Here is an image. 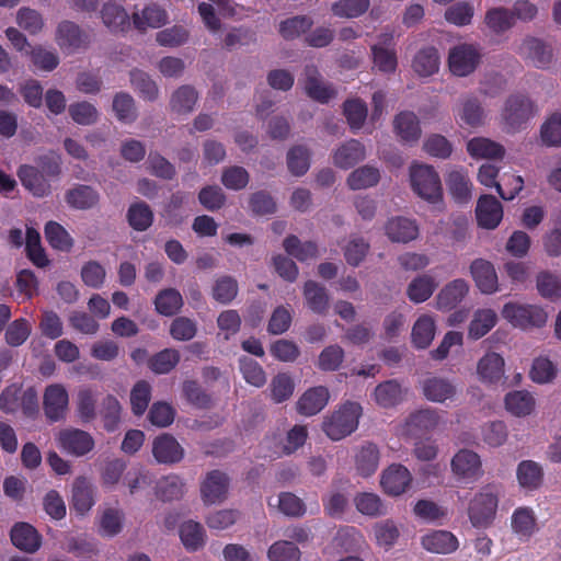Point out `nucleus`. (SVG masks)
<instances>
[{"mask_svg": "<svg viewBox=\"0 0 561 561\" xmlns=\"http://www.w3.org/2000/svg\"><path fill=\"white\" fill-rule=\"evenodd\" d=\"M410 183L419 197L432 204L437 211L444 210L442 183L433 167L419 162L412 163Z\"/></svg>", "mask_w": 561, "mask_h": 561, "instance_id": "1", "label": "nucleus"}, {"mask_svg": "<svg viewBox=\"0 0 561 561\" xmlns=\"http://www.w3.org/2000/svg\"><path fill=\"white\" fill-rule=\"evenodd\" d=\"M502 318L512 327L523 331L543 328L548 322V311L539 305L511 300L503 305Z\"/></svg>", "mask_w": 561, "mask_h": 561, "instance_id": "2", "label": "nucleus"}, {"mask_svg": "<svg viewBox=\"0 0 561 561\" xmlns=\"http://www.w3.org/2000/svg\"><path fill=\"white\" fill-rule=\"evenodd\" d=\"M500 491L496 485L488 484L480 489L468 505V517L476 528L489 527L496 516Z\"/></svg>", "mask_w": 561, "mask_h": 561, "instance_id": "3", "label": "nucleus"}, {"mask_svg": "<svg viewBox=\"0 0 561 561\" xmlns=\"http://www.w3.org/2000/svg\"><path fill=\"white\" fill-rule=\"evenodd\" d=\"M537 102L527 94L510 95L501 110V121L511 131L519 129L525 123L539 113Z\"/></svg>", "mask_w": 561, "mask_h": 561, "instance_id": "4", "label": "nucleus"}, {"mask_svg": "<svg viewBox=\"0 0 561 561\" xmlns=\"http://www.w3.org/2000/svg\"><path fill=\"white\" fill-rule=\"evenodd\" d=\"M362 407L355 402L341 405L323 422V431L332 440H340L353 433L358 425Z\"/></svg>", "mask_w": 561, "mask_h": 561, "instance_id": "5", "label": "nucleus"}, {"mask_svg": "<svg viewBox=\"0 0 561 561\" xmlns=\"http://www.w3.org/2000/svg\"><path fill=\"white\" fill-rule=\"evenodd\" d=\"M451 473L461 484L477 482L483 476L480 456L470 449H460L450 461Z\"/></svg>", "mask_w": 561, "mask_h": 561, "instance_id": "6", "label": "nucleus"}, {"mask_svg": "<svg viewBox=\"0 0 561 561\" xmlns=\"http://www.w3.org/2000/svg\"><path fill=\"white\" fill-rule=\"evenodd\" d=\"M60 171V163L58 159L45 165L42 164V170H37L31 165H23L19 170V178L22 184L34 196L43 197L50 192V185L45 175L56 176Z\"/></svg>", "mask_w": 561, "mask_h": 561, "instance_id": "7", "label": "nucleus"}, {"mask_svg": "<svg viewBox=\"0 0 561 561\" xmlns=\"http://www.w3.org/2000/svg\"><path fill=\"white\" fill-rule=\"evenodd\" d=\"M481 54L472 44H458L448 54V67L453 75L467 77L471 75L480 64Z\"/></svg>", "mask_w": 561, "mask_h": 561, "instance_id": "8", "label": "nucleus"}, {"mask_svg": "<svg viewBox=\"0 0 561 561\" xmlns=\"http://www.w3.org/2000/svg\"><path fill=\"white\" fill-rule=\"evenodd\" d=\"M517 53L539 69L551 67L556 55L549 43L536 37L524 38L517 47Z\"/></svg>", "mask_w": 561, "mask_h": 561, "instance_id": "9", "label": "nucleus"}, {"mask_svg": "<svg viewBox=\"0 0 561 561\" xmlns=\"http://www.w3.org/2000/svg\"><path fill=\"white\" fill-rule=\"evenodd\" d=\"M230 479L220 471L208 472L201 483V499L205 505H217L226 501L229 492Z\"/></svg>", "mask_w": 561, "mask_h": 561, "instance_id": "10", "label": "nucleus"}, {"mask_svg": "<svg viewBox=\"0 0 561 561\" xmlns=\"http://www.w3.org/2000/svg\"><path fill=\"white\" fill-rule=\"evenodd\" d=\"M440 422L436 410L424 409L411 413L399 426L398 434L404 437H414L434 430Z\"/></svg>", "mask_w": 561, "mask_h": 561, "instance_id": "11", "label": "nucleus"}, {"mask_svg": "<svg viewBox=\"0 0 561 561\" xmlns=\"http://www.w3.org/2000/svg\"><path fill=\"white\" fill-rule=\"evenodd\" d=\"M412 481L413 478L409 469L399 463L390 465L380 476V486L390 496H400L405 493Z\"/></svg>", "mask_w": 561, "mask_h": 561, "instance_id": "12", "label": "nucleus"}, {"mask_svg": "<svg viewBox=\"0 0 561 561\" xmlns=\"http://www.w3.org/2000/svg\"><path fill=\"white\" fill-rule=\"evenodd\" d=\"M60 449L69 455L81 457L91 451L94 447L92 436L81 430L65 428L56 436Z\"/></svg>", "mask_w": 561, "mask_h": 561, "instance_id": "13", "label": "nucleus"}, {"mask_svg": "<svg viewBox=\"0 0 561 561\" xmlns=\"http://www.w3.org/2000/svg\"><path fill=\"white\" fill-rule=\"evenodd\" d=\"M68 391L61 383L47 386L43 393V407L47 419L55 422L61 420L68 409Z\"/></svg>", "mask_w": 561, "mask_h": 561, "instance_id": "14", "label": "nucleus"}, {"mask_svg": "<svg viewBox=\"0 0 561 561\" xmlns=\"http://www.w3.org/2000/svg\"><path fill=\"white\" fill-rule=\"evenodd\" d=\"M470 275L482 294L492 295L500 290L497 273L490 261L484 259L472 261Z\"/></svg>", "mask_w": 561, "mask_h": 561, "instance_id": "15", "label": "nucleus"}, {"mask_svg": "<svg viewBox=\"0 0 561 561\" xmlns=\"http://www.w3.org/2000/svg\"><path fill=\"white\" fill-rule=\"evenodd\" d=\"M505 374V360L496 352H486L476 365L477 379L484 385L497 383Z\"/></svg>", "mask_w": 561, "mask_h": 561, "instance_id": "16", "label": "nucleus"}, {"mask_svg": "<svg viewBox=\"0 0 561 561\" xmlns=\"http://www.w3.org/2000/svg\"><path fill=\"white\" fill-rule=\"evenodd\" d=\"M505 411L512 416L525 419L536 414V397L527 390H512L503 400Z\"/></svg>", "mask_w": 561, "mask_h": 561, "instance_id": "17", "label": "nucleus"}, {"mask_svg": "<svg viewBox=\"0 0 561 561\" xmlns=\"http://www.w3.org/2000/svg\"><path fill=\"white\" fill-rule=\"evenodd\" d=\"M421 546L430 553L450 554L459 548V540L448 530H430L421 537Z\"/></svg>", "mask_w": 561, "mask_h": 561, "instance_id": "18", "label": "nucleus"}, {"mask_svg": "<svg viewBox=\"0 0 561 561\" xmlns=\"http://www.w3.org/2000/svg\"><path fill=\"white\" fill-rule=\"evenodd\" d=\"M511 529L520 541H528L539 530L535 511L528 506L515 508L511 516Z\"/></svg>", "mask_w": 561, "mask_h": 561, "instance_id": "19", "label": "nucleus"}, {"mask_svg": "<svg viewBox=\"0 0 561 561\" xmlns=\"http://www.w3.org/2000/svg\"><path fill=\"white\" fill-rule=\"evenodd\" d=\"M476 217L484 229H495L503 218L502 204L492 195H481L477 202Z\"/></svg>", "mask_w": 561, "mask_h": 561, "instance_id": "20", "label": "nucleus"}, {"mask_svg": "<svg viewBox=\"0 0 561 561\" xmlns=\"http://www.w3.org/2000/svg\"><path fill=\"white\" fill-rule=\"evenodd\" d=\"M469 284L462 278H456L447 283L438 291L435 307L439 311H449L458 306L469 293Z\"/></svg>", "mask_w": 561, "mask_h": 561, "instance_id": "21", "label": "nucleus"}, {"mask_svg": "<svg viewBox=\"0 0 561 561\" xmlns=\"http://www.w3.org/2000/svg\"><path fill=\"white\" fill-rule=\"evenodd\" d=\"M468 154L474 160H502L506 154L505 147L488 137H473L466 145Z\"/></svg>", "mask_w": 561, "mask_h": 561, "instance_id": "22", "label": "nucleus"}, {"mask_svg": "<svg viewBox=\"0 0 561 561\" xmlns=\"http://www.w3.org/2000/svg\"><path fill=\"white\" fill-rule=\"evenodd\" d=\"M455 117L460 127L472 129L480 128L486 124L488 115L484 108L476 99L462 100L456 108Z\"/></svg>", "mask_w": 561, "mask_h": 561, "instance_id": "23", "label": "nucleus"}, {"mask_svg": "<svg viewBox=\"0 0 561 561\" xmlns=\"http://www.w3.org/2000/svg\"><path fill=\"white\" fill-rule=\"evenodd\" d=\"M12 545L27 553L36 552L42 546V536L30 524L20 522L13 525L10 533Z\"/></svg>", "mask_w": 561, "mask_h": 561, "instance_id": "24", "label": "nucleus"}, {"mask_svg": "<svg viewBox=\"0 0 561 561\" xmlns=\"http://www.w3.org/2000/svg\"><path fill=\"white\" fill-rule=\"evenodd\" d=\"M95 504L94 488L84 478H77L72 486L71 510L79 516L87 515Z\"/></svg>", "mask_w": 561, "mask_h": 561, "instance_id": "25", "label": "nucleus"}, {"mask_svg": "<svg viewBox=\"0 0 561 561\" xmlns=\"http://www.w3.org/2000/svg\"><path fill=\"white\" fill-rule=\"evenodd\" d=\"M436 335L435 317L428 313L421 314L412 325L411 343L417 350L427 348Z\"/></svg>", "mask_w": 561, "mask_h": 561, "instance_id": "26", "label": "nucleus"}, {"mask_svg": "<svg viewBox=\"0 0 561 561\" xmlns=\"http://www.w3.org/2000/svg\"><path fill=\"white\" fill-rule=\"evenodd\" d=\"M385 231L391 241L407 243L417 238L419 226L413 219L393 217L387 221Z\"/></svg>", "mask_w": 561, "mask_h": 561, "instance_id": "27", "label": "nucleus"}, {"mask_svg": "<svg viewBox=\"0 0 561 561\" xmlns=\"http://www.w3.org/2000/svg\"><path fill=\"white\" fill-rule=\"evenodd\" d=\"M152 455L160 463H174L183 458L184 451L174 437L163 434L153 440Z\"/></svg>", "mask_w": 561, "mask_h": 561, "instance_id": "28", "label": "nucleus"}, {"mask_svg": "<svg viewBox=\"0 0 561 561\" xmlns=\"http://www.w3.org/2000/svg\"><path fill=\"white\" fill-rule=\"evenodd\" d=\"M330 393L325 387H313L302 393L297 401V411L306 416L319 413L329 402Z\"/></svg>", "mask_w": 561, "mask_h": 561, "instance_id": "29", "label": "nucleus"}, {"mask_svg": "<svg viewBox=\"0 0 561 561\" xmlns=\"http://www.w3.org/2000/svg\"><path fill=\"white\" fill-rule=\"evenodd\" d=\"M543 468L541 463L534 460H523L517 465L516 479L518 485L527 491H534L543 482Z\"/></svg>", "mask_w": 561, "mask_h": 561, "instance_id": "30", "label": "nucleus"}, {"mask_svg": "<svg viewBox=\"0 0 561 561\" xmlns=\"http://www.w3.org/2000/svg\"><path fill=\"white\" fill-rule=\"evenodd\" d=\"M446 185L449 194L457 203H466L472 196V183L468 172L460 169H453L446 176Z\"/></svg>", "mask_w": 561, "mask_h": 561, "instance_id": "31", "label": "nucleus"}, {"mask_svg": "<svg viewBox=\"0 0 561 561\" xmlns=\"http://www.w3.org/2000/svg\"><path fill=\"white\" fill-rule=\"evenodd\" d=\"M56 43L67 54L73 53L85 44V35L72 22H61L56 32Z\"/></svg>", "mask_w": 561, "mask_h": 561, "instance_id": "32", "label": "nucleus"}, {"mask_svg": "<svg viewBox=\"0 0 561 561\" xmlns=\"http://www.w3.org/2000/svg\"><path fill=\"white\" fill-rule=\"evenodd\" d=\"M424 397L436 403H444L456 396L455 385L442 377H431L424 380L422 386Z\"/></svg>", "mask_w": 561, "mask_h": 561, "instance_id": "33", "label": "nucleus"}, {"mask_svg": "<svg viewBox=\"0 0 561 561\" xmlns=\"http://www.w3.org/2000/svg\"><path fill=\"white\" fill-rule=\"evenodd\" d=\"M558 364L550 359L548 356L540 355L534 358L530 369L529 378L537 385H552L559 377Z\"/></svg>", "mask_w": 561, "mask_h": 561, "instance_id": "34", "label": "nucleus"}, {"mask_svg": "<svg viewBox=\"0 0 561 561\" xmlns=\"http://www.w3.org/2000/svg\"><path fill=\"white\" fill-rule=\"evenodd\" d=\"M497 323V314L493 309H477L468 325V337L477 341L486 335Z\"/></svg>", "mask_w": 561, "mask_h": 561, "instance_id": "35", "label": "nucleus"}, {"mask_svg": "<svg viewBox=\"0 0 561 561\" xmlns=\"http://www.w3.org/2000/svg\"><path fill=\"white\" fill-rule=\"evenodd\" d=\"M391 37L371 46L374 68L383 73H392L397 69L398 60L394 49L390 45Z\"/></svg>", "mask_w": 561, "mask_h": 561, "instance_id": "36", "label": "nucleus"}, {"mask_svg": "<svg viewBox=\"0 0 561 561\" xmlns=\"http://www.w3.org/2000/svg\"><path fill=\"white\" fill-rule=\"evenodd\" d=\"M438 282L435 276L428 273L414 277L407 287V296L414 304L426 301L435 291Z\"/></svg>", "mask_w": 561, "mask_h": 561, "instance_id": "37", "label": "nucleus"}, {"mask_svg": "<svg viewBox=\"0 0 561 561\" xmlns=\"http://www.w3.org/2000/svg\"><path fill=\"white\" fill-rule=\"evenodd\" d=\"M539 141L549 148H561V111L548 114L539 127Z\"/></svg>", "mask_w": 561, "mask_h": 561, "instance_id": "38", "label": "nucleus"}, {"mask_svg": "<svg viewBox=\"0 0 561 561\" xmlns=\"http://www.w3.org/2000/svg\"><path fill=\"white\" fill-rule=\"evenodd\" d=\"M397 136L405 142L417 141L421 136V126L417 116L413 112H401L393 121Z\"/></svg>", "mask_w": 561, "mask_h": 561, "instance_id": "39", "label": "nucleus"}, {"mask_svg": "<svg viewBox=\"0 0 561 561\" xmlns=\"http://www.w3.org/2000/svg\"><path fill=\"white\" fill-rule=\"evenodd\" d=\"M366 150L363 144L352 139L340 146L333 153V162L336 167L348 169L364 160Z\"/></svg>", "mask_w": 561, "mask_h": 561, "instance_id": "40", "label": "nucleus"}, {"mask_svg": "<svg viewBox=\"0 0 561 561\" xmlns=\"http://www.w3.org/2000/svg\"><path fill=\"white\" fill-rule=\"evenodd\" d=\"M302 84L306 93L316 101L327 102L335 95V91L320 80L318 70L313 67H306Z\"/></svg>", "mask_w": 561, "mask_h": 561, "instance_id": "41", "label": "nucleus"}, {"mask_svg": "<svg viewBox=\"0 0 561 561\" xmlns=\"http://www.w3.org/2000/svg\"><path fill=\"white\" fill-rule=\"evenodd\" d=\"M103 24L112 32L124 31L129 25V15L125 8L115 1L104 3L101 10Z\"/></svg>", "mask_w": 561, "mask_h": 561, "instance_id": "42", "label": "nucleus"}, {"mask_svg": "<svg viewBox=\"0 0 561 561\" xmlns=\"http://www.w3.org/2000/svg\"><path fill=\"white\" fill-rule=\"evenodd\" d=\"M373 536L377 547L390 550L399 540L400 529L393 519H383L373 525Z\"/></svg>", "mask_w": 561, "mask_h": 561, "instance_id": "43", "label": "nucleus"}, {"mask_svg": "<svg viewBox=\"0 0 561 561\" xmlns=\"http://www.w3.org/2000/svg\"><path fill=\"white\" fill-rule=\"evenodd\" d=\"M353 503L358 513L367 517L376 518L387 514V506L381 497L374 492H359Z\"/></svg>", "mask_w": 561, "mask_h": 561, "instance_id": "44", "label": "nucleus"}, {"mask_svg": "<svg viewBox=\"0 0 561 561\" xmlns=\"http://www.w3.org/2000/svg\"><path fill=\"white\" fill-rule=\"evenodd\" d=\"M168 21V14L164 9L156 3L147 4L141 12L133 14L134 25L139 30L147 27H160Z\"/></svg>", "mask_w": 561, "mask_h": 561, "instance_id": "45", "label": "nucleus"}, {"mask_svg": "<svg viewBox=\"0 0 561 561\" xmlns=\"http://www.w3.org/2000/svg\"><path fill=\"white\" fill-rule=\"evenodd\" d=\"M440 58L438 51L433 48H424L420 50L412 62L414 72L420 77H430L439 70Z\"/></svg>", "mask_w": 561, "mask_h": 561, "instance_id": "46", "label": "nucleus"}, {"mask_svg": "<svg viewBox=\"0 0 561 561\" xmlns=\"http://www.w3.org/2000/svg\"><path fill=\"white\" fill-rule=\"evenodd\" d=\"M180 538L188 551H196L205 545L206 533L202 524L186 520L180 527Z\"/></svg>", "mask_w": 561, "mask_h": 561, "instance_id": "47", "label": "nucleus"}, {"mask_svg": "<svg viewBox=\"0 0 561 561\" xmlns=\"http://www.w3.org/2000/svg\"><path fill=\"white\" fill-rule=\"evenodd\" d=\"M524 185V178L510 169L500 175L496 192L504 201H513L523 191Z\"/></svg>", "mask_w": 561, "mask_h": 561, "instance_id": "48", "label": "nucleus"}, {"mask_svg": "<svg viewBox=\"0 0 561 561\" xmlns=\"http://www.w3.org/2000/svg\"><path fill=\"white\" fill-rule=\"evenodd\" d=\"M124 525V513L116 507L104 508L99 517V533L105 537L119 534Z\"/></svg>", "mask_w": 561, "mask_h": 561, "instance_id": "49", "label": "nucleus"}, {"mask_svg": "<svg viewBox=\"0 0 561 561\" xmlns=\"http://www.w3.org/2000/svg\"><path fill=\"white\" fill-rule=\"evenodd\" d=\"M403 394L402 387L398 382L389 380L376 387L374 399L378 405L391 408L402 401Z\"/></svg>", "mask_w": 561, "mask_h": 561, "instance_id": "50", "label": "nucleus"}, {"mask_svg": "<svg viewBox=\"0 0 561 561\" xmlns=\"http://www.w3.org/2000/svg\"><path fill=\"white\" fill-rule=\"evenodd\" d=\"M379 451L375 445L363 446L355 456V468L362 477L371 476L378 468Z\"/></svg>", "mask_w": 561, "mask_h": 561, "instance_id": "51", "label": "nucleus"}, {"mask_svg": "<svg viewBox=\"0 0 561 561\" xmlns=\"http://www.w3.org/2000/svg\"><path fill=\"white\" fill-rule=\"evenodd\" d=\"M536 287L539 295L548 300L561 299V278L550 272H540L536 278Z\"/></svg>", "mask_w": 561, "mask_h": 561, "instance_id": "52", "label": "nucleus"}, {"mask_svg": "<svg viewBox=\"0 0 561 561\" xmlns=\"http://www.w3.org/2000/svg\"><path fill=\"white\" fill-rule=\"evenodd\" d=\"M380 180L377 168L364 165L354 170L347 178V185L352 190H365L376 185Z\"/></svg>", "mask_w": 561, "mask_h": 561, "instance_id": "53", "label": "nucleus"}, {"mask_svg": "<svg viewBox=\"0 0 561 561\" xmlns=\"http://www.w3.org/2000/svg\"><path fill=\"white\" fill-rule=\"evenodd\" d=\"M67 203L78 209H88L99 202L98 193L90 186L79 185L66 194Z\"/></svg>", "mask_w": 561, "mask_h": 561, "instance_id": "54", "label": "nucleus"}, {"mask_svg": "<svg viewBox=\"0 0 561 561\" xmlns=\"http://www.w3.org/2000/svg\"><path fill=\"white\" fill-rule=\"evenodd\" d=\"M304 295L309 309L323 313L329 307V297L325 289L319 284L309 280L304 286Z\"/></svg>", "mask_w": 561, "mask_h": 561, "instance_id": "55", "label": "nucleus"}, {"mask_svg": "<svg viewBox=\"0 0 561 561\" xmlns=\"http://www.w3.org/2000/svg\"><path fill=\"white\" fill-rule=\"evenodd\" d=\"M295 390V382L289 374L279 373L274 376L270 383L271 399L275 403L288 400Z\"/></svg>", "mask_w": 561, "mask_h": 561, "instance_id": "56", "label": "nucleus"}, {"mask_svg": "<svg viewBox=\"0 0 561 561\" xmlns=\"http://www.w3.org/2000/svg\"><path fill=\"white\" fill-rule=\"evenodd\" d=\"M268 505L277 506L283 514L293 517L302 516L306 511L304 502L289 492L280 493L275 499H271Z\"/></svg>", "mask_w": 561, "mask_h": 561, "instance_id": "57", "label": "nucleus"}, {"mask_svg": "<svg viewBox=\"0 0 561 561\" xmlns=\"http://www.w3.org/2000/svg\"><path fill=\"white\" fill-rule=\"evenodd\" d=\"M197 101L196 91L187 85L179 88L171 98V108L178 114L191 112Z\"/></svg>", "mask_w": 561, "mask_h": 561, "instance_id": "58", "label": "nucleus"}, {"mask_svg": "<svg viewBox=\"0 0 561 561\" xmlns=\"http://www.w3.org/2000/svg\"><path fill=\"white\" fill-rule=\"evenodd\" d=\"M485 24L494 33H502L514 24V14L503 8L490 9L485 14Z\"/></svg>", "mask_w": 561, "mask_h": 561, "instance_id": "59", "label": "nucleus"}, {"mask_svg": "<svg viewBox=\"0 0 561 561\" xmlns=\"http://www.w3.org/2000/svg\"><path fill=\"white\" fill-rule=\"evenodd\" d=\"M183 300L180 293L175 289H164L156 298L154 305L159 313L172 316L180 310Z\"/></svg>", "mask_w": 561, "mask_h": 561, "instance_id": "60", "label": "nucleus"}, {"mask_svg": "<svg viewBox=\"0 0 561 561\" xmlns=\"http://www.w3.org/2000/svg\"><path fill=\"white\" fill-rule=\"evenodd\" d=\"M474 15V8L470 2L461 1L449 7L445 12V19L448 23L457 26L469 25Z\"/></svg>", "mask_w": 561, "mask_h": 561, "instance_id": "61", "label": "nucleus"}, {"mask_svg": "<svg viewBox=\"0 0 561 561\" xmlns=\"http://www.w3.org/2000/svg\"><path fill=\"white\" fill-rule=\"evenodd\" d=\"M127 218L134 229L144 231L151 226L153 215L148 205L139 202L129 207Z\"/></svg>", "mask_w": 561, "mask_h": 561, "instance_id": "62", "label": "nucleus"}, {"mask_svg": "<svg viewBox=\"0 0 561 561\" xmlns=\"http://www.w3.org/2000/svg\"><path fill=\"white\" fill-rule=\"evenodd\" d=\"M45 236L49 244L58 250L68 251L72 247V239L67 230L55 221L45 227Z\"/></svg>", "mask_w": 561, "mask_h": 561, "instance_id": "63", "label": "nucleus"}, {"mask_svg": "<svg viewBox=\"0 0 561 561\" xmlns=\"http://www.w3.org/2000/svg\"><path fill=\"white\" fill-rule=\"evenodd\" d=\"M267 557L270 561H299L300 551L291 541L280 540L270 547Z\"/></svg>", "mask_w": 561, "mask_h": 561, "instance_id": "64", "label": "nucleus"}]
</instances>
